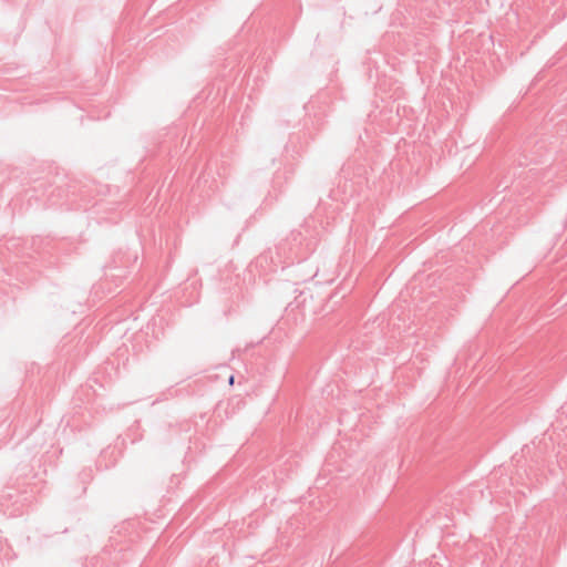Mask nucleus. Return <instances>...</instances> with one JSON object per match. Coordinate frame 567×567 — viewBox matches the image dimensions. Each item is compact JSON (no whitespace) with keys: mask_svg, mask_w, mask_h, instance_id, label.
<instances>
[{"mask_svg":"<svg viewBox=\"0 0 567 567\" xmlns=\"http://www.w3.org/2000/svg\"><path fill=\"white\" fill-rule=\"evenodd\" d=\"M229 384H230V385H233V384H234V377H233V375L229 378Z\"/></svg>","mask_w":567,"mask_h":567,"instance_id":"obj_1","label":"nucleus"}]
</instances>
